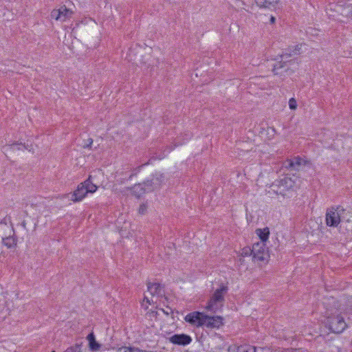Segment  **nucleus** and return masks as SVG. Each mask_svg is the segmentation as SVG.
I'll use <instances>...</instances> for the list:
<instances>
[{"instance_id": "nucleus-1", "label": "nucleus", "mask_w": 352, "mask_h": 352, "mask_svg": "<svg viewBox=\"0 0 352 352\" xmlns=\"http://www.w3.org/2000/svg\"><path fill=\"white\" fill-rule=\"evenodd\" d=\"M302 44L292 46L285 49L280 55L277 56L274 60L276 63L274 65L273 72L275 75H281L285 72H288L292 66H298V62L295 56L300 54Z\"/></svg>"}, {"instance_id": "nucleus-2", "label": "nucleus", "mask_w": 352, "mask_h": 352, "mask_svg": "<svg viewBox=\"0 0 352 352\" xmlns=\"http://www.w3.org/2000/svg\"><path fill=\"white\" fill-rule=\"evenodd\" d=\"M326 314V325L331 332L340 333L346 329V322L337 309H327Z\"/></svg>"}, {"instance_id": "nucleus-3", "label": "nucleus", "mask_w": 352, "mask_h": 352, "mask_svg": "<svg viewBox=\"0 0 352 352\" xmlns=\"http://www.w3.org/2000/svg\"><path fill=\"white\" fill-rule=\"evenodd\" d=\"M228 292V287L221 284L219 288L217 289L212 295L210 296L206 309L213 313H216L221 310L225 302V296Z\"/></svg>"}, {"instance_id": "nucleus-4", "label": "nucleus", "mask_w": 352, "mask_h": 352, "mask_svg": "<svg viewBox=\"0 0 352 352\" xmlns=\"http://www.w3.org/2000/svg\"><path fill=\"white\" fill-rule=\"evenodd\" d=\"M98 189V186L93 184L91 175L83 182L80 183L76 190L70 196V200L73 202L81 201L88 193H94Z\"/></svg>"}, {"instance_id": "nucleus-5", "label": "nucleus", "mask_w": 352, "mask_h": 352, "mask_svg": "<svg viewBox=\"0 0 352 352\" xmlns=\"http://www.w3.org/2000/svg\"><path fill=\"white\" fill-rule=\"evenodd\" d=\"M294 186V182L288 177L276 180L272 185L273 191L276 195H280L283 197L286 195V192L292 189Z\"/></svg>"}, {"instance_id": "nucleus-6", "label": "nucleus", "mask_w": 352, "mask_h": 352, "mask_svg": "<svg viewBox=\"0 0 352 352\" xmlns=\"http://www.w3.org/2000/svg\"><path fill=\"white\" fill-rule=\"evenodd\" d=\"M254 261H264L269 257L265 244L263 243H254L252 248Z\"/></svg>"}, {"instance_id": "nucleus-7", "label": "nucleus", "mask_w": 352, "mask_h": 352, "mask_svg": "<svg viewBox=\"0 0 352 352\" xmlns=\"http://www.w3.org/2000/svg\"><path fill=\"white\" fill-rule=\"evenodd\" d=\"M344 210L340 206L338 207L337 209L331 208L327 211L326 213V222L329 226L336 227L340 221V217L339 212Z\"/></svg>"}, {"instance_id": "nucleus-8", "label": "nucleus", "mask_w": 352, "mask_h": 352, "mask_svg": "<svg viewBox=\"0 0 352 352\" xmlns=\"http://www.w3.org/2000/svg\"><path fill=\"white\" fill-rule=\"evenodd\" d=\"M206 314L199 311H192L188 314L184 320L186 322L190 323L192 325L196 327H204V318Z\"/></svg>"}, {"instance_id": "nucleus-9", "label": "nucleus", "mask_w": 352, "mask_h": 352, "mask_svg": "<svg viewBox=\"0 0 352 352\" xmlns=\"http://www.w3.org/2000/svg\"><path fill=\"white\" fill-rule=\"evenodd\" d=\"M164 181V176L163 174L156 173L153 175L151 179L144 182V186H146V191H153L159 188Z\"/></svg>"}, {"instance_id": "nucleus-10", "label": "nucleus", "mask_w": 352, "mask_h": 352, "mask_svg": "<svg viewBox=\"0 0 352 352\" xmlns=\"http://www.w3.org/2000/svg\"><path fill=\"white\" fill-rule=\"evenodd\" d=\"M204 325L209 329H219L223 324V318L219 316H209L206 314L204 318Z\"/></svg>"}, {"instance_id": "nucleus-11", "label": "nucleus", "mask_w": 352, "mask_h": 352, "mask_svg": "<svg viewBox=\"0 0 352 352\" xmlns=\"http://www.w3.org/2000/svg\"><path fill=\"white\" fill-rule=\"evenodd\" d=\"M73 12L63 6L58 10H54L51 13V17L55 20H60L65 21L67 19L70 18Z\"/></svg>"}, {"instance_id": "nucleus-12", "label": "nucleus", "mask_w": 352, "mask_h": 352, "mask_svg": "<svg viewBox=\"0 0 352 352\" xmlns=\"http://www.w3.org/2000/svg\"><path fill=\"white\" fill-rule=\"evenodd\" d=\"M168 340L174 344L186 346L192 342V338L187 334L182 333L173 335L168 338Z\"/></svg>"}, {"instance_id": "nucleus-13", "label": "nucleus", "mask_w": 352, "mask_h": 352, "mask_svg": "<svg viewBox=\"0 0 352 352\" xmlns=\"http://www.w3.org/2000/svg\"><path fill=\"white\" fill-rule=\"evenodd\" d=\"M148 291L152 296H162L164 294L163 287L160 283H147Z\"/></svg>"}, {"instance_id": "nucleus-14", "label": "nucleus", "mask_w": 352, "mask_h": 352, "mask_svg": "<svg viewBox=\"0 0 352 352\" xmlns=\"http://www.w3.org/2000/svg\"><path fill=\"white\" fill-rule=\"evenodd\" d=\"M302 161V159L299 157L287 160L284 162V166L287 169L296 170H298L299 167L301 166Z\"/></svg>"}, {"instance_id": "nucleus-15", "label": "nucleus", "mask_w": 352, "mask_h": 352, "mask_svg": "<svg viewBox=\"0 0 352 352\" xmlns=\"http://www.w3.org/2000/svg\"><path fill=\"white\" fill-rule=\"evenodd\" d=\"M255 2L260 8L275 9L278 0H255Z\"/></svg>"}, {"instance_id": "nucleus-16", "label": "nucleus", "mask_w": 352, "mask_h": 352, "mask_svg": "<svg viewBox=\"0 0 352 352\" xmlns=\"http://www.w3.org/2000/svg\"><path fill=\"white\" fill-rule=\"evenodd\" d=\"M87 340L89 342V347L91 351H96L100 349L101 345L96 342L95 336L93 332L88 334L87 336Z\"/></svg>"}, {"instance_id": "nucleus-17", "label": "nucleus", "mask_w": 352, "mask_h": 352, "mask_svg": "<svg viewBox=\"0 0 352 352\" xmlns=\"http://www.w3.org/2000/svg\"><path fill=\"white\" fill-rule=\"evenodd\" d=\"M336 9L341 12V14L348 18H352V5H346L344 7L336 6Z\"/></svg>"}, {"instance_id": "nucleus-18", "label": "nucleus", "mask_w": 352, "mask_h": 352, "mask_svg": "<svg viewBox=\"0 0 352 352\" xmlns=\"http://www.w3.org/2000/svg\"><path fill=\"white\" fill-rule=\"evenodd\" d=\"M133 193L138 197H140L142 195L148 192L149 191L146 190V186H144V182L142 184H135L133 187Z\"/></svg>"}, {"instance_id": "nucleus-19", "label": "nucleus", "mask_w": 352, "mask_h": 352, "mask_svg": "<svg viewBox=\"0 0 352 352\" xmlns=\"http://www.w3.org/2000/svg\"><path fill=\"white\" fill-rule=\"evenodd\" d=\"M256 232L261 240L260 243H265V242L268 240L270 235V230L268 228H265L264 229H257Z\"/></svg>"}, {"instance_id": "nucleus-20", "label": "nucleus", "mask_w": 352, "mask_h": 352, "mask_svg": "<svg viewBox=\"0 0 352 352\" xmlns=\"http://www.w3.org/2000/svg\"><path fill=\"white\" fill-rule=\"evenodd\" d=\"M16 239L13 236L3 238V243L8 248H14L16 245Z\"/></svg>"}, {"instance_id": "nucleus-21", "label": "nucleus", "mask_w": 352, "mask_h": 352, "mask_svg": "<svg viewBox=\"0 0 352 352\" xmlns=\"http://www.w3.org/2000/svg\"><path fill=\"white\" fill-rule=\"evenodd\" d=\"M244 349L243 345L232 344L228 346L227 351L228 352H244Z\"/></svg>"}, {"instance_id": "nucleus-22", "label": "nucleus", "mask_w": 352, "mask_h": 352, "mask_svg": "<svg viewBox=\"0 0 352 352\" xmlns=\"http://www.w3.org/2000/svg\"><path fill=\"white\" fill-rule=\"evenodd\" d=\"M82 344H76L67 348L65 352H81Z\"/></svg>"}, {"instance_id": "nucleus-23", "label": "nucleus", "mask_w": 352, "mask_h": 352, "mask_svg": "<svg viewBox=\"0 0 352 352\" xmlns=\"http://www.w3.org/2000/svg\"><path fill=\"white\" fill-rule=\"evenodd\" d=\"M134 350H136L135 347L121 346L118 349L117 352H134Z\"/></svg>"}, {"instance_id": "nucleus-24", "label": "nucleus", "mask_w": 352, "mask_h": 352, "mask_svg": "<svg viewBox=\"0 0 352 352\" xmlns=\"http://www.w3.org/2000/svg\"><path fill=\"white\" fill-rule=\"evenodd\" d=\"M241 254H242L243 256H248L249 255H252V249L250 248H249V247L244 248L242 250Z\"/></svg>"}, {"instance_id": "nucleus-25", "label": "nucleus", "mask_w": 352, "mask_h": 352, "mask_svg": "<svg viewBox=\"0 0 352 352\" xmlns=\"http://www.w3.org/2000/svg\"><path fill=\"white\" fill-rule=\"evenodd\" d=\"M244 349V352H256V347L250 346V345H243Z\"/></svg>"}, {"instance_id": "nucleus-26", "label": "nucleus", "mask_w": 352, "mask_h": 352, "mask_svg": "<svg viewBox=\"0 0 352 352\" xmlns=\"http://www.w3.org/2000/svg\"><path fill=\"white\" fill-rule=\"evenodd\" d=\"M289 106L291 109H296L297 107V103L294 98H291L289 100Z\"/></svg>"}, {"instance_id": "nucleus-27", "label": "nucleus", "mask_w": 352, "mask_h": 352, "mask_svg": "<svg viewBox=\"0 0 352 352\" xmlns=\"http://www.w3.org/2000/svg\"><path fill=\"white\" fill-rule=\"evenodd\" d=\"M146 209H147V206L144 204H142L139 207L138 212L140 214H144L146 212Z\"/></svg>"}, {"instance_id": "nucleus-28", "label": "nucleus", "mask_w": 352, "mask_h": 352, "mask_svg": "<svg viewBox=\"0 0 352 352\" xmlns=\"http://www.w3.org/2000/svg\"><path fill=\"white\" fill-rule=\"evenodd\" d=\"M347 307H349L350 308V309L352 311V297L349 298L348 300H347V304H346Z\"/></svg>"}, {"instance_id": "nucleus-29", "label": "nucleus", "mask_w": 352, "mask_h": 352, "mask_svg": "<svg viewBox=\"0 0 352 352\" xmlns=\"http://www.w3.org/2000/svg\"><path fill=\"white\" fill-rule=\"evenodd\" d=\"M92 144H93V140L91 138H89L88 140V144L87 145L84 146V148H91Z\"/></svg>"}, {"instance_id": "nucleus-30", "label": "nucleus", "mask_w": 352, "mask_h": 352, "mask_svg": "<svg viewBox=\"0 0 352 352\" xmlns=\"http://www.w3.org/2000/svg\"><path fill=\"white\" fill-rule=\"evenodd\" d=\"M16 145H19V144H18V143L15 142V143H13V144H9V145H8L7 146H8V148H10V149H14V146H16Z\"/></svg>"}, {"instance_id": "nucleus-31", "label": "nucleus", "mask_w": 352, "mask_h": 352, "mask_svg": "<svg viewBox=\"0 0 352 352\" xmlns=\"http://www.w3.org/2000/svg\"><path fill=\"white\" fill-rule=\"evenodd\" d=\"M144 300H146V302L149 305L151 304V302H153V300H150L146 296L144 297Z\"/></svg>"}, {"instance_id": "nucleus-32", "label": "nucleus", "mask_w": 352, "mask_h": 352, "mask_svg": "<svg viewBox=\"0 0 352 352\" xmlns=\"http://www.w3.org/2000/svg\"><path fill=\"white\" fill-rule=\"evenodd\" d=\"M23 147H24V148H25V149H26V150H28V151H31V148H30V146H29V145H28V144H23Z\"/></svg>"}, {"instance_id": "nucleus-33", "label": "nucleus", "mask_w": 352, "mask_h": 352, "mask_svg": "<svg viewBox=\"0 0 352 352\" xmlns=\"http://www.w3.org/2000/svg\"><path fill=\"white\" fill-rule=\"evenodd\" d=\"M275 21H276V18L274 16H272L271 18H270L271 23H274Z\"/></svg>"}, {"instance_id": "nucleus-34", "label": "nucleus", "mask_w": 352, "mask_h": 352, "mask_svg": "<svg viewBox=\"0 0 352 352\" xmlns=\"http://www.w3.org/2000/svg\"><path fill=\"white\" fill-rule=\"evenodd\" d=\"M22 226H23V227L24 228H25V226H26V223H25V221H23V222L22 223Z\"/></svg>"}, {"instance_id": "nucleus-35", "label": "nucleus", "mask_w": 352, "mask_h": 352, "mask_svg": "<svg viewBox=\"0 0 352 352\" xmlns=\"http://www.w3.org/2000/svg\"><path fill=\"white\" fill-rule=\"evenodd\" d=\"M181 144H182V143L179 142L178 144H175V146H177L181 145Z\"/></svg>"}, {"instance_id": "nucleus-36", "label": "nucleus", "mask_w": 352, "mask_h": 352, "mask_svg": "<svg viewBox=\"0 0 352 352\" xmlns=\"http://www.w3.org/2000/svg\"><path fill=\"white\" fill-rule=\"evenodd\" d=\"M52 352H55L54 351H52Z\"/></svg>"}]
</instances>
